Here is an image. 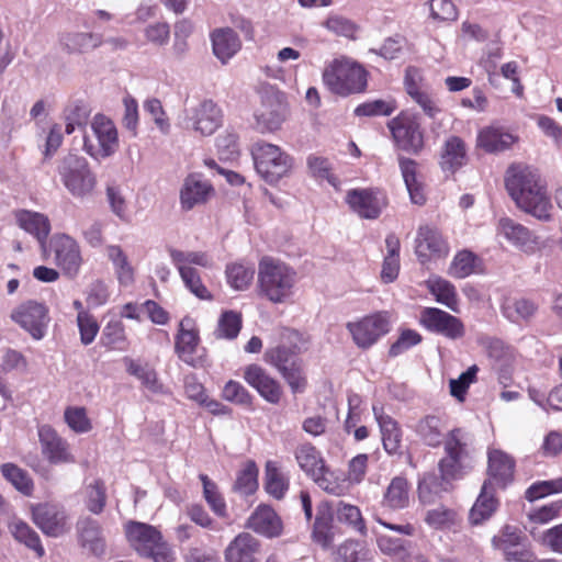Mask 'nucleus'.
I'll use <instances>...</instances> for the list:
<instances>
[{
	"label": "nucleus",
	"instance_id": "1",
	"mask_svg": "<svg viewBox=\"0 0 562 562\" xmlns=\"http://www.w3.org/2000/svg\"><path fill=\"white\" fill-rule=\"evenodd\" d=\"M505 187L519 210L539 221H551L553 205L546 181L537 169L524 165L509 167L505 177Z\"/></svg>",
	"mask_w": 562,
	"mask_h": 562
},
{
	"label": "nucleus",
	"instance_id": "2",
	"mask_svg": "<svg viewBox=\"0 0 562 562\" xmlns=\"http://www.w3.org/2000/svg\"><path fill=\"white\" fill-rule=\"evenodd\" d=\"M296 272L280 260L263 257L258 265L260 293L276 304L285 303L293 294Z\"/></svg>",
	"mask_w": 562,
	"mask_h": 562
},
{
	"label": "nucleus",
	"instance_id": "3",
	"mask_svg": "<svg viewBox=\"0 0 562 562\" xmlns=\"http://www.w3.org/2000/svg\"><path fill=\"white\" fill-rule=\"evenodd\" d=\"M471 435L463 428H453L445 438V456L438 462L440 476L449 482L462 479L472 468Z\"/></svg>",
	"mask_w": 562,
	"mask_h": 562
},
{
	"label": "nucleus",
	"instance_id": "4",
	"mask_svg": "<svg viewBox=\"0 0 562 562\" xmlns=\"http://www.w3.org/2000/svg\"><path fill=\"white\" fill-rule=\"evenodd\" d=\"M323 81L330 92L347 97L366 90L368 72L355 60L338 58L325 68Z\"/></svg>",
	"mask_w": 562,
	"mask_h": 562
},
{
	"label": "nucleus",
	"instance_id": "5",
	"mask_svg": "<svg viewBox=\"0 0 562 562\" xmlns=\"http://www.w3.org/2000/svg\"><path fill=\"white\" fill-rule=\"evenodd\" d=\"M125 533L130 544L139 555L150 558L154 562L175 561V552L156 527L130 521L125 527Z\"/></svg>",
	"mask_w": 562,
	"mask_h": 562
},
{
	"label": "nucleus",
	"instance_id": "6",
	"mask_svg": "<svg viewBox=\"0 0 562 562\" xmlns=\"http://www.w3.org/2000/svg\"><path fill=\"white\" fill-rule=\"evenodd\" d=\"M251 156L257 173L270 184H276L288 177L294 166V159L290 154L278 145L262 140L252 144Z\"/></svg>",
	"mask_w": 562,
	"mask_h": 562
},
{
	"label": "nucleus",
	"instance_id": "7",
	"mask_svg": "<svg viewBox=\"0 0 562 562\" xmlns=\"http://www.w3.org/2000/svg\"><path fill=\"white\" fill-rule=\"evenodd\" d=\"M57 171L67 191L77 199L91 195L95 189L97 177L85 157L77 154L66 155L60 160Z\"/></svg>",
	"mask_w": 562,
	"mask_h": 562
},
{
	"label": "nucleus",
	"instance_id": "8",
	"mask_svg": "<svg viewBox=\"0 0 562 562\" xmlns=\"http://www.w3.org/2000/svg\"><path fill=\"white\" fill-rule=\"evenodd\" d=\"M93 138L83 137V150L93 159L101 160L114 155L119 148V135L114 123L103 114L91 121Z\"/></svg>",
	"mask_w": 562,
	"mask_h": 562
},
{
	"label": "nucleus",
	"instance_id": "9",
	"mask_svg": "<svg viewBox=\"0 0 562 562\" xmlns=\"http://www.w3.org/2000/svg\"><path fill=\"white\" fill-rule=\"evenodd\" d=\"M47 252L54 255V263L65 277L69 279L78 277L83 265V257L81 247L74 237L65 233L54 234L47 243Z\"/></svg>",
	"mask_w": 562,
	"mask_h": 562
},
{
	"label": "nucleus",
	"instance_id": "10",
	"mask_svg": "<svg viewBox=\"0 0 562 562\" xmlns=\"http://www.w3.org/2000/svg\"><path fill=\"white\" fill-rule=\"evenodd\" d=\"M222 110L212 100L187 106L179 116V124L188 131L210 136L222 125Z\"/></svg>",
	"mask_w": 562,
	"mask_h": 562
},
{
	"label": "nucleus",
	"instance_id": "11",
	"mask_svg": "<svg viewBox=\"0 0 562 562\" xmlns=\"http://www.w3.org/2000/svg\"><path fill=\"white\" fill-rule=\"evenodd\" d=\"M358 348L368 349L390 331V318L386 312H378L346 325Z\"/></svg>",
	"mask_w": 562,
	"mask_h": 562
},
{
	"label": "nucleus",
	"instance_id": "12",
	"mask_svg": "<svg viewBox=\"0 0 562 562\" xmlns=\"http://www.w3.org/2000/svg\"><path fill=\"white\" fill-rule=\"evenodd\" d=\"M11 318L35 340L45 337L50 321L47 306L36 301L20 304L12 311Z\"/></svg>",
	"mask_w": 562,
	"mask_h": 562
},
{
	"label": "nucleus",
	"instance_id": "13",
	"mask_svg": "<svg viewBox=\"0 0 562 562\" xmlns=\"http://www.w3.org/2000/svg\"><path fill=\"white\" fill-rule=\"evenodd\" d=\"M34 524L48 537H60L69 531V516L63 506L56 504H37L32 507Z\"/></svg>",
	"mask_w": 562,
	"mask_h": 562
},
{
	"label": "nucleus",
	"instance_id": "14",
	"mask_svg": "<svg viewBox=\"0 0 562 562\" xmlns=\"http://www.w3.org/2000/svg\"><path fill=\"white\" fill-rule=\"evenodd\" d=\"M497 233L518 250L532 255L540 249L539 236L525 225L503 216L497 223Z\"/></svg>",
	"mask_w": 562,
	"mask_h": 562
},
{
	"label": "nucleus",
	"instance_id": "15",
	"mask_svg": "<svg viewBox=\"0 0 562 562\" xmlns=\"http://www.w3.org/2000/svg\"><path fill=\"white\" fill-rule=\"evenodd\" d=\"M419 323L429 331L449 339H458L464 335V326L458 317L436 307H425Z\"/></svg>",
	"mask_w": 562,
	"mask_h": 562
},
{
	"label": "nucleus",
	"instance_id": "16",
	"mask_svg": "<svg viewBox=\"0 0 562 562\" xmlns=\"http://www.w3.org/2000/svg\"><path fill=\"white\" fill-rule=\"evenodd\" d=\"M395 144L402 150L418 154L424 147V135L419 124L408 116L396 117L389 124Z\"/></svg>",
	"mask_w": 562,
	"mask_h": 562
},
{
	"label": "nucleus",
	"instance_id": "17",
	"mask_svg": "<svg viewBox=\"0 0 562 562\" xmlns=\"http://www.w3.org/2000/svg\"><path fill=\"white\" fill-rule=\"evenodd\" d=\"M349 207L362 218H378L386 205L385 196L373 189H352L345 198Z\"/></svg>",
	"mask_w": 562,
	"mask_h": 562
},
{
	"label": "nucleus",
	"instance_id": "18",
	"mask_svg": "<svg viewBox=\"0 0 562 562\" xmlns=\"http://www.w3.org/2000/svg\"><path fill=\"white\" fill-rule=\"evenodd\" d=\"M285 106L279 93L266 92L255 112L256 126L261 133L279 130L284 121Z\"/></svg>",
	"mask_w": 562,
	"mask_h": 562
},
{
	"label": "nucleus",
	"instance_id": "19",
	"mask_svg": "<svg viewBox=\"0 0 562 562\" xmlns=\"http://www.w3.org/2000/svg\"><path fill=\"white\" fill-rule=\"evenodd\" d=\"M415 252L418 260L424 265L431 258L447 256L449 246L436 227L422 225L415 239Z\"/></svg>",
	"mask_w": 562,
	"mask_h": 562
},
{
	"label": "nucleus",
	"instance_id": "20",
	"mask_svg": "<svg viewBox=\"0 0 562 562\" xmlns=\"http://www.w3.org/2000/svg\"><path fill=\"white\" fill-rule=\"evenodd\" d=\"M38 438L43 456L52 464L74 463L76 459L69 450V443L48 425L38 427Z\"/></svg>",
	"mask_w": 562,
	"mask_h": 562
},
{
	"label": "nucleus",
	"instance_id": "21",
	"mask_svg": "<svg viewBox=\"0 0 562 562\" xmlns=\"http://www.w3.org/2000/svg\"><path fill=\"white\" fill-rule=\"evenodd\" d=\"M76 532L79 546L89 554L101 558L105 554L106 542L101 525L93 518L86 516L78 519Z\"/></svg>",
	"mask_w": 562,
	"mask_h": 562
},
{
	"label": "nucleus",
	"instance_id": "22",
	"mask_svg": "<svg viewBox=\"0 0 562 562\" xmlns=\"http://www.w3.org/2000/svg\"><path fill=\"white\" fill-rule=\"evenodd\" d=\"M16 225L32 235L40 244L43 256L47 254V238L50 233V221L47 215L25 209L14 212Z\"/></svg>",
	"mask_w": 562,
	"mask_h": 562
},
{
	"label": "nucleus",
	"instance_id": "23",
	"mask_svg": "<svg viewBox=\"0 0 562 562\" xmlns=\"http://www.w3.org/2000/svg\"><path fill=\"white\" fill-rule=\"evenodd\" d=\"M243 378L267 402L271 404H278L280 402L282 395L280 383L270 376L260 366H247L244 369Z\"/></svg>",
	"mask_w": 562,
	"mask_h": 562
},
{
	"label": "nucleus",
	"instance_id": "24",
	"mask_svg": "<svg viewBox=\"0 0 562 562\" xmlns=\"http://www.w3.org/2000/svg\"><path fill=\"white\" fill-rule=\"evenodd\" d=\"M212 193L213 187L209 181L200 175H190L184 179L180 190L181 209L190 211L196 205L204 204Z\"/></svg>",
	"mask_w": 562,
	"mask_h": 562
},
{
	"label": "nucleus",
	"instance_id": "25",
	"mask_svg": "<svg viewBox=\"0 0 562 562\" xmlns=\"http://www.w3.org/2000/svg\"><path fill=\"white\" fill-rule=\"evenodd\" d=\"M246 527L267 538L279 537L282 532L280 517L267 505H260L255 509L247 519Z\"/></svg>",
	"mask_w": 562,
	"mask_h": 562
},
{
	"label": "nucleus",
	"instance_id": "26",
	"mask_svg": "<svg viewBox=\"0 0 562 562\" xmlns=\"http://www.w3.org/2000/svg\"><path fill=\"white\" fill-rule=\"evenodd\" d=\"M199 344V335L194 329L191 318H183L179 324V331L176 336L175 349L178 357L189 366H196L195 351Z\"/></svg>",
	"mask_w": 562,
	"mask_h": 562
},
{
	"label": "nucleus",
	"instance_id": "27",
	"mask_svg": "<svg viewBox=\"0 0 562 562\" xmlns=\"http://www.w3.org/2000/svg\"><path fill=\"white\" fill-rule=\"evenodd\" d=\"M467 146L459 137L451 135L442 144L439 166L443 172L454 173L467 162Z\"/></svg>",
	"mask_w": 562,
	"mask_h": 562
},
{
	"label": "nucleus",
	"instance_id": "28",
	"mask_svg": "<svg viewBox=\"0 0 562 562\" xmlns=\"http://www.w3.org/2000/svg\"><path fill=\"white\" fill-rule=\"evenodd\" d=\"M373 414L380 427L384 450L389 454L398 453L402 447V430L397 422L375 405H373Z\"/></svg>",
	"mask_w": 562,
	"mask_h": 562
},
{
	"label": "nucleus",
	"instance_id": "29",
	"mask_svg": "<svg viewBox=\"0 0 562 562\" xmlns=\"http://www.w3.org/2000/svg\"><path fill=\"white\" fill-rule=\"evenodd\" d=\"M334 514L328 502H321L316 507V517L313 526L312 538L323 549L331 547Z\"/></svg>",
	"mask_w": 562,
	"mask_h": 562
},
{
	"label": "nucleus",
	"instance_id": "30",
	"mask_svg": "<svg viewBox=\"0 0 562 562\" xmlns=\"http://www.w3.org/2000/svg\"><path fill=\"white\" fill-rule=\"evenodd\" d=\"M515 461L510 456L501 451L492 450L488 452V475L492 485L496 484L505 487L512 482L514 476Z\"/></svg>",
	"mask_w": 562,
	"mask_h": 562
},
{
	"label": "nucleus",
	"instance_id": "31",
	"mask_svg": "<svg viewBox=\"0 0 562 562\" xmlns=\"http://www.w3.org/2000/svg\"><path fill=\"white\" fill-rule=\"evenodd\" d=\"M59 44L68 54H83L99 47L102 36L97 33L67 32L60 35Z\"/></svg>",
	"mask_w": 562,
	"mask_h": 562
},
{
	"label": "nucleus",
	"instance_id": "32",
	"mask_svg": "<svg viewBox=\"0 0 562 562\" xmlns=\"http://www.w3.org/2000/svg\"><path fill=\"white\" fill-rule=\"evenodd\" d=\"M214 55L223 63H227L241 47L237 34L232 29H217L211 34Z\"/></svg>",
	"mask_w": 562,
	"mask_h": 562
},
{
	"label": "nucleus",
	"instance_id": "33",
	"mask_svg": "<svg viewBox=\"0 0 562 562\" xmlns=\"http://www.w3.org/2000/svg\"><path fill=\"white\" fill-rule=\"evenodd\" d=\"M259 542L250 533H239L225 550L226 562H255Z\"/></svg>",
	"mask_w": 562,
	"mask_h": 562
},
{
	"label": "nucleus",
	"instance_id": "34",
	"mask_svg": "<svg viewBox=\"0 0 562 562\" xmlns=\"http://www.w3.org/2000/svg\"><path fill=\"white\" fill-rule=\"evenodd\" d=\"M105 252L108 259L112 262L120 285L131 286L135 281V269L125 251L119 245H109Z\"/></svg>",
	"mask_w": 562,
	"mask_h": 562
},
{
	"label": "nucleus",
	"instance_id": "35",
	"mask_svg": "<svg viewBox=\"0 0 562 562\" xmlns=\"http://www.w3.org/2000/svg\"><path fill=\"white\" fill-rule=\"evenodd\" d=\"M398 165L411 201L414 204L423 205L426 202V195L424 186L417 178V162L411 158L400 156Z\"/></svg>",
	"mask_w": 562,
	"mask_h": 562
},
{
	"label": "nucleus",
	"instance_id": "36",
	"mask_svg": "<svg viewBox=\"0 0 562 562\" xmlns=\"http://www.w3.org/2000/svg\"><path fill=\"white\" fill-rule=\"evenodd\" d=\"M409 490L406 477H393L383 494L382 505L392 510L406 508L409 504Z\"/></svg>",
	"mask_w": 562,
	"mask_h": 562
},
{
	"label": "nucleus",
	"instance_id": "37",
	"mask_svg": "<svg viewBox=\"0 0 562 562\" xmlns=\"http://www.w3.org/2000/svg\"><path fill=\"white\" fill-rule=\"evenodd\" d=\"M497 504L491 481H485L475 504L470 510L469 519L471 524L479 525L488 519L496 510Z\"/></svg>",
	"mask_w": 562,
	"mask_h": 562
},
{
	"label": "nucleus",
	"instance_id": "38",
	"mask_svg": "<svg viewBox=\"0 0 562 562\" xmlns=\"http://www.w3.org/2000/svg\"><path fill=\"white\" fill-rule=\"evenodd\" d=\"M416 432L428 447L436 448L441 443L445 445L443 424L437 416L428 415L420 419L416 426Z\"/></svg>",
	"mask_w": 562,
	"mask_h": 562
},
{
	"label": "nucleus",
	"instance_id": "39",
	"mask_svg": "<svg viewBox=\"0 0 562 562\" xmlns=\"http://www.w3.org/2000/svg\"><path fill=\"white\" fill-rule=\"evenodd\" d=\"M122 361L126 372L138 379L146 389L154 393L162 392V385L158 382L156 371L147 363L143 364L131 357H124Z\"/></svg>",
	"mask_w": 562,
	"mask_h": 562
},
{
	"label": "nucleus",
	"instance_id": "40",
	"mask_svg": "<svg viewBox=\"0 0 562 562\" xmlns=\"http://www.w3.org/2000/svg\"><path fill=\"white\" fill-rule=\"evenodd\" d=\"M515 137L501 128L488 127L480 132L477 144L488 153L503 151L509 148Z\"/></svg>",
	"mask_w": 562,
	"mask_h": 562
},
{
	"label": "nucleus",
	"instance_id": "41",
	"mask_svg": "<svg viewBox=\"0 0 562 562\" xmlns=\"http://www.w3.org/2000/svg\"><path fill=\"white\" fill-rule=\"evenodd\" d=\"M295 459L308 476L313 477L325 467L321 452L311 443H303L295 449Z\"/></svg>",
	"mask_w": 562,
	"mask_h": 562
},
{
	"label": "nucleus",
	"instance_id": "42",
	"mask_svg": "<svg viewBox=\"0 0 562 562\" xmlns=\"http://www.w3.org/2000/svg\"><path fill=\"white\" fill-rule=\"evenodd\" d=\"M429 292L436 301L446 305L453 312H458V294L454 285L442 278H431L427 281Z\"/></svg>",
	"mask_w": 562,
	"mask_h": 562
},
{
	"label": "nucleus",
	"instance_id": "43",
	"mask_svg": "<svg viewBox=\"0 0 562 562\" xmlns=\"http://www.w3.org/2000/svg\"><path fill=\"white\" fill-rule=\"evenodd\" d=\"M501 308L508 321L518 323L533 316L538 306L528 299H506Z\"/></svg>",
	"mask_w": 562,
	"mask_h": 562
},
{
	"label": "nucleus",
	"instance_id": "44",
	"mask_svg": "<svg viewBox=\"0 0 562 562\" xmlns=\"http://www.w3.org/2000/svg\"><path fill=\"white\" fill-rule=\"evenodd\" d=\"M265 488L269 495L277 499L283 498L289 490V479L273 461H268L266 463Z\"/></svg>",
	"mask_w": 562,
	"mask_h": 562
},
{
	"label": "nucleus",
	"instance_id": "45",
	"mask_svg": "<svg viewBox=\"0 0 562 562\" xmlns=\"http://www.w3.org/2000/svg\"><path fill=\"white\" fill-rule=\"evenodd\" d=\"M9 528L14 539L33 550L38 558L45 554L40 536L26 522L18 519L12 521Z\"/></svg>",
	"mask_w": 562,
	"mask_h": 562
},
{
	"label": "nucleus",
	"instance_id": "46",
	"mask_svg": "<svg viewBox=\"0 0 562 562\" xmlns=\"http://www.w3.org/2000/svg\"><path fill=\"white\" fill-rule=\"evenodd\" d=\"M0 470L3 477L10 482L15 490L26 496L32 494L34 483L25 470L11 462L3 463Z\"/></svg>",
	"mask_w": 562,
	"mask_h": 562
},
{
	"label": "nucleus",
	"instance_id": "47",
	"mask_svg": "<svg viewBox=\"0 0 562 562\" xmlns=\"http://www.w3.org/2000/svg\"><path fill=\"white\" fill-rule=\"evenodd\" d=\"M301 347L294 345L292 348L284 345L270 348L265 353V360L282 372L289 367L294 366L300 360L296 358V353L300 352Z\"/></svg>",
	"mask_w": 562,
	"mask_h": 562
},
{
	"label": "nucleus",
	"instance_id": "48",
	"mask_svg": "<svg viewBox=\"0 0 562 562\" xmlns=\"http://www.w3.org/2000/svg\"><path fill=\"white\" fill-rule=\"evenodd\" d=\"M101 342L108 349H126L127 337L124 324L120 321H110L102 330Z\"/></svg>",
	"mask_w": 562,
	"mask_h": 562
},
{
	"label": "nucleus",
	"instance_id": "49",
	"mask_svg": "<svg viewBox=\"0 0 562 562\" xmlns=\"http://www.w3.org/2000/svg\"><path fill=\"white\" fill-rule=\"evenodd\" d=\"M169 256L175 267L199 266L202 268H211L213 265L212 258L204 251H182L179 249L170 248Z\"/></svg>",
	"mask_w": 562,
	"mask_h": 562
},
{
	"label": "nucleus",
	"instance_id": "50",
	"mask_svg": "<svg viewBox=\"0 0 562 562\" xmlns=\"http://www.w3.org/2000/svg\"><path fill=\"white\" fill-rule=\"evenodd\" d=\"M106 504V488L101 480H94L88 484L85 490V505L87 509L99 515L103 512Z\"/></svg>",
	"mask_w": 562,
	"mask_h": 562
},
{
	"label": "nucleus",
	"instance_id": "51",
	"mask_svg": "<svg viewBox=\"0 0 562 562\" xmlns=\"http://www.w3.org/2000/svg\"><path fill=\"white\" fill-rule=\"evenodd\" d=\"M184 286L196 297L201 300H210L212 297L210 291L202 283L198 270L193 267H176Z\"/></svg>",
	"mask_w": 562,
	"mask_h": 562
},
{
	"label": "nucleus",
	"instance_id": "52",
	"mask_svg": "<svg viewBox=\"0 0 562 562\" xmlns=\"http://www.w3.org/2000/svg\"><path fill=\"white\" fill-rule=\"evenodd\" d=\"M336 562H372V557L362 543L346 541L337 550Z\"/></svg>",
	"mask_w": 562,
	"mask_h": 562
},
{
	"label": "nucleus",
	"instance_id": "53",
	"mask_svg": "<svg viewBox=\"0 0 562 562\" xmlns=\"http://www.w3.org/2000/svg\"><path fill=\"white\" fill-rule=\"evenodd\" d=\"M477 257L472 251H459L449 267V274L457 279H464L475 271Z\"/></svg>",
	"mask_w": 562,
	"mask_h": 562
},
{
	"label": "nucleus",
	"instance_id": "54",
	"mask_svg": "<svg viewBox=\"0 0 562 562\" xmlns=\"http://www.w3.org/2000/svg\"><path fill=\"white\" fill-rule=\"evenodd\" d=\"M255 276L254 267H247L241 263H233L226 268L227 281L235 290L247 289Z\"/></svg>",
	"mask_w": 562,
	"mask_h": 562
},
{
	"label": "nucleus",
	"instance_id": "55",
	"mask_svg": "<svg viewBox=\"0 0 562 562\" xmlns=\"http://www.w3.org/2000/svg\"><path fill=\"white\" fill-rule=\"evenodd\" d=\"M203 484V495L215 515L224 517L226 515V504L223 496L218 493L216 484L205 474H200Z\"/></svg>",
	"mask_w": 562,
	"mask_h": 562
},
{
	"label": "nucleus",
	"instance_id": "56",
	"mask_svg": "<svg viewBox=\"0 0 562 562\" xmlns=\"http://www.w3.org/2000/svg\"><path fill=\"white\" fill-rule=\"evenodd\" d=\"M258 468L254 462H248L238 473L234 490L243 495L254 493L258 487Z\"/></svg>",
	"mask_w": 562,
	"mask_h": 562
},
{
	"label": "nucleus",
	"instance_id": "57",
	"mask_svg": "<svg viewBox=\"0 0 562 562\" xmlns=\"http://www.w3.org/2000/svg\"><path fill=\"white\" fill-rule=\"evenodd\" d=\"M241 328V317L238 313L227 311L222 314L215 330L217 338L234 339Z\"/></svg>",
	"mask_w": 562,
	"mask_h": 562
},
{
	"label": "nucleus",
	"instance_id": "58",
	"mask_svg": "<svg viewBox=\"0 0 562 562\" xmlns=\"http://www.w3.org/2000/svg\"><path fill=\"white\" fill-rule=\"evenodd\" d=\"M313 481L325 492L333 495H344L347 491L345 481H340L335 474L326 468L312 477Z\"/></svg>",
	"mask_w": 562,
	"mask_h": 562
},
{
	"label": "nucleus",
	"instance_id": "59",
	"mask_svg": "<svg viewBox=\"0 0 562 562\" xmlns=\"http://www.w3.org/2000/svg\"><path fill=\"white\" fill-rule=\"evenodd\" d=\"M560 492H562V476L554 480L535 482L527 488L526 498L529 502H533Z\"/></svg>",
	"mask_w": 562,
	"mask_h": 562
},
{
	"label": "nucleus",
	"instance_id": "60",
	"mask_svg": "<svg viewBox=\"0 0 562 562\" xmlns=\"http://www.w3.org/2000/svg\"><path fill=\"white\" fill-rule=\"evenodd\" d=\"M479 368L473 364L459 375L458 379H451L449 382L450 393L459 401H463L469 386L475 382Z\"/></svg>",
	"mask_w": 562,
	"mask_h": 562
},
{
	"label": "nucleus",
	"instance_id": "61",
	"mask_svg": "<svg viewBox=\"0 0 562 562\" xmlns=\"http://www.w3.org/2000/svg\"><path fill=\"white\" fill-rule=\"evenodd\" d=\"M222 397L237 405H250L252 396L247 389L239 382L229 380L222 390Z\"/></svg>",
	"mask_w": 562,
	"mask_h": 562
},
{
	"label": "nucleus",
	"instance_id": "62",
	"mask_svg": "<svg viewBox=\"0 0 562 562\" xmlns=\"http://www.w3.org/2000/svg\"><path fill=\"white\" fill-rule=\"evenodd\" d=\"M65 422L71 430L85 434L91 430L92 425L83 407H68L65 411Z\"/></svg>",
	"mask_w": 562,
	"mask_h": 562
},
{
	"label": "nucleus",
	"instance_id": "63",
	"mask_svg": "<svg viewBox=\"0 0 562 562\" xmlns=\"http://www.w3.org/2000/svg\"><path fill=\"white\" fill-rule=\"evenodd\" d=\"M407 541L393 538L386 535H378L376 544L383 554H386L396 561H401L403 555L406 553Z\"/></svg>",
	"mask_w": 562,
	"mask_h": 562
},
{
	"label": "nucleus",
	"instance_id": "64",
	"mask_svg": "<svg viewBox=\"0 0 562 562\" xmlns=\"http://www.w3.org/2000/svg\"><path fill=\"white\" fill-rule=\"evenodd\" d=\"M337 516L340 521L350 525L355 530L364 535L366 524L361 512L357 506L339 503L337 508Z\"/></svg>",
	"mask_w": 562,
	"mask_h": 562
}]
</instances>
